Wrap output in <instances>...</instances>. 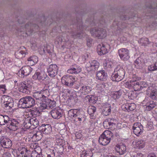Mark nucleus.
<instances>
[{"label":"nucleus","instance_id":"nucleus-44","mask_svg":"<svg viewBox=\"0 0 157 157\" xmlns=\"http://www.w3.org/2000/svg\"><path fill=\"white\" fill-rule=\"evenodd\" d=\"M92 155V152L91 151H83L81 154V157H91Z\"/></svg>","mask_w":157,"mask_h":157},{"label":"nucleus","instance_id":"nucleus-35","mask_svg":"<svg viewBox=\"0 0 157 157\" xmlns=\"http://www.w3.org/2000/svg\"><path fill=\"white\" fill-rule=\"evenodd\" d=\"M140 78L138 77L136 75H133L132 78L128 82L126 83V84H128L130 85L131 86H133V85L135 84L136 82H138L137 81L140 80Z\"/></svg>","mask_w":157,"mask_h":157},{"label":"nucleus","instance_id":"nucleus-26","mask_svg":"<svg viewBox=\"0 0 157 157\" xmlns=\"http://www.w3.org/2000/svg\"><path fill=\"white\" fill-rule=\"evenodd\" d=\"M116 151L120 155H122L126 152V147L124 144L117 146L115 148Z\"/></svg>","mask_w":157,"mask_h":157},{"label":"nucleus","instance_id":"nucleus-61","mask_svg":"<svg viewBox=\"0 0 157 157\" xmlns=\"http://www.w3.org/2000/svg\"><path fill=\"white\" fill-rule=\"evenodd\" d=\"M31 113L32 114L37 115L38 113H39V111L37 109H33L31 110Z\"/></svg>","mask_w":157,"mask_h":157},{"label":"nucleus","instance_id":"nucleus-23","mask_svg":"<svg viewBox=\"0 0 157 157\" xmlns=\"http://www.w3.org/2000/svg\"><path fill=\"white\" fill-rule=\"evenodd\" d=\"M46 75L42 71L36 72L33 76V78L34 80H43L46 78Z\"/></svg>","mask_w":157,"mask_h":157},{"label":"nucleus","instance_id":"nucleus-37","mask_svg":"<svg viewBox=\"0 0 157 157\" xmlns=\"http://www.w3.org/2000/svg\"><path fill=\"white\" fill-rule=\"evenodd\" d=\"M27 60L32 65H34L38 61V58L35 56H30L27 59Z\"/></svg>","mask_w":157,"mask_h":157},{"label":"nucleus","instance_id":"nucleus-31","mask_svg":"<svg viewBox=\"0 0 157 157\" xmlns=\"http://www.w3.org/2000/svg\"><path fill=\"white\" fill-rule=\"evenodd\" d=\"M111 107L110 104H107L105 105L102 109V113L105 116L109 115L111 112Z\"/></svg>","mask_w":157,"mask_h":157},{"label":"nucleus","instance_id":"nucleus-46","mask_svg":"<svg viewBox=\"0 0 157 157\" xmlns=\"http://www.w3.org/2000/svg\"><path fill=\"white\" fill-rule=\"evenodd\" d=\"M19 149V151L21 155H29V151L26 148L22 147Z\"/></svg>","mask_w":157,"mask_h":157},{"label":"nucleus","instance_id":"nucleus-43","mask_svg":"<svg viewBox=\"0 0 157 157\" xmlns=\"http://www.w3.org/2000/svg\"><path fill=\"white\" fill-rule=\"evenodd\" d=\"M122 94V91L120 90L117 91H115L111 94V96L114 99H118Z\"/></svg>","mask_w":157,"mask_h":157},{"label":"nucleus","instance_id":"nucleus-11","mask_svg":"<svg viewBox=\"0 0 157 157\" xmlns=\"http://www.w3.org/2000/svg\"><path fill=\"white\" fill-rule=\"evenodd\" d=\"M146 10L147 12L151 11L150 13L147 12L146 13V15L147 17L153 18L155 19H157V3L156 4V6H153V5H150L149 6L147 7Z\"/></svg>","mask_w":157,"mask_h":157},{"label":"nucleus","instance_id":"nucleus-36","mask_svg":"<svg viewBox=\"0 0 157 157\" xmlns=\"http://www.w3.org/2000/svg\"><path fill=\"white\" fill-rule=\"evenodd\" d=\"M104 137L109 139L110 141L113 139V134L112 132L109 130L105 131L101 134Z\"/></svg>","mask_w":157,"mask_h":157},{"label":"nucleus","instance_id":"nucleus-47","mask_svg":"<svg viewBox=\"0 0 157 157\" xmlns=\"http://www.w3.org/2000/svg\"><path fill=\"white\" fill-rule=\"evenodd\" d=\"M40 105L39 106V108L40 109L41 111L43 110L44 109H48V106L47 104L46 99L45 101H42L41 103H40Z\"/></svg>","mask_w":157,"mask_h":157},{"label":"nucleus","instance_id":"nucleus-5","mask_svg":"<svg viewBox=\"0 0 157 157\" xmlns=\"http://www.w3.org/2000/svg\"><path fill=\"white\" fill-rule=\"evenodd\" d=\"M82 25V20H80L79 21H78L77 25V30L75 32V30L74 29L70 30L68 31L73 37L75 38L77 37H82V36L81 35V34L83 33V30L84 29Z\"/></svg>","mask_w":157,"mask_h":157},{"label":"nucleus","instance_id":"nucleus-4","mask_svg":"<svg viewBox=\"0 0 157 157\" xmlns=\"http://www.w3.org/2000/svg\"><path fill=\"white\" fill-rule=\"evenodd\" d=\"M91 35L98 39H102L105 38L107 35L106 30L100 28L91 29L90 31Z\"/></svg>","mask_w":157,"mask_h":157},{"label":"nucleus","instance_id":"nucleus-1","mask_svg":"<svg viewBox=\"0 0 157 157\" xmlns=\"http://www.w3.org/2000/svg\"><path fill=\"white\" fill-rule=\"evenodd\" d=\"M125 71L122 67L117 65L115 68L114 71L111 76V79L113 81L119 82L121 80L124 78Z\"/></svg>","mask_w":157,"mask_h":157},{"label":"nucleus","instance_id":"nucleus-33","mask_svg":"<svg viewBox=\"0 0 157 157\" xmlns=\"http://www.w3.org/2000/svg\"><path fill=\"white\" fill-rule=\"evenodd\" d=\"M143 59L141 57H139L134 62V64L135 67L137 68L140 69L142 67V65L143 63L144 64L145 63V62H143L142 61Z\"/></svg>","mask_w":157,"mask_h":157},{"label":"nucleus","instance_id":"nucleus-9","mask_svg":"<svg viewBox=\"0 0 157 157\" xmlns=\"http://www.w3.org/2000/svg\"><path fill=\"white\" fill-rule=\"evenodd\" d=\"M31 82L27 80L21 82L19 88L20 91L25 94L29 93L31 89Z\"/></svg>","mask_w":157,"mask_h":157},{"label":"nucleus","instance_id":"nucleus-64","mask_svg":"<svg viewBox=\"0 0 157 157\" xmlns=\"http://www.w3.org/2000/svg\"><path fill=\"white\" fill-rule=\"evenodd\" d=\"M11 154L9 152H6L3 154L2 157H11Z\"/></svg>","mask_w":157,"mask_h":157},{"label":"nucleus","instance_id":"nucleus-12","mask_svg":"<svg viewBox=\"0 0 157 157\" xmlns=\"http://www.w3.org/2000/svg\"><path fill=\"white\" fill-rule=\"evenodd\" d=\"M99 65V63L98 61L93 60L87 63L86 65V67L87 71H92L94 72L95 71L98 70Z\"/></svg>","mask_w":157,"mask_h":157},{"label":"nucleus","instance_id":"nucleus-7","mask_svg":"<svg viewBox=\"0 0 157 157\" xmlns=\"http://www.w3.org/2000/svg\"><path fill=\"white\" fill-rule=\"evenodd\" d=\"M1 99L2 106L4 108L8 110L13 107V100L10 96H4Z\"/></svg>","mask_w":157,"mask_h":157},{"label":"nucleus","instance_id":"nucleus-53","mask_svg":"<svg viewBox=\"0 0 157 157\" xmlns=\"http://www.w3.org/2000/svg\"><path fill=\"white\" fill-rule=\"evenodd\" d=\"M96 109V108L94 106L89 107L88 110V113L90 115H92L95 113Z\"/></svg>","mask_w":157,"mask_h":157},{"label":"nucleus","instance_id":"nucleus-3","mask_svg":"<svg viewBox=\"0 0 157 157\" xmlns=\"http://www.w3.org/2000/svg\"><path fill=\"white\" fill-rule=\"evenodd\" d=\"M39 26L34 23H32L31 22H29L27 23L24 27L23 25L21 26V28L17 29V32L18 34L22 32H25L28 35H30L34 31V30L37 29Z\"/></svg>","mask_w":157,"mask_h":157},{"label":"nucleus","instance_id":"nucleus-30","mask_svg":"<svg viewBox=\"0 0 157 157\" xmlns=\"http://www.w3.org/2000/svg\"><path fill=\"white\" fill-rule=\"evenodd\" d=\"M9 118L7 115L0 114V125H3L6 124L7 125Z\"/></svg>","mask_w":157,"mask_h":157},{"label":"nucleus","instance_id":"nucleus-22","mask_svg":"<svg viewBox=\"0 0 157 157\" xmlns=\"http://www.w3.org/2000/svg\"><path fill=\"white\" fill-rule=\"evenodd\" d=\"M40 130L44 133L48 134L52 131V128L51 126L49 124H43L40 128Z\"/></svg>","mask_w":157,"mask_h":157},{"label":"nucleus","instance_id":"nucleus-32","mask_svg":"<svg viewBox=\"0 0 157 157\" xmlns=\"http://www.w3.org/2000/svg\"><path fill=\"white\" fill-rule=\"evenodd\" d=\"M110 141L109 139L104 137L101 135L99 138V142L102 145H106L108 144L110 142Z\"/></svg>","mask_w":157,"mask_h":157},{"label":"nucleus","instance_id":"nucleus-29","mask_svg":"<svg viewBox=\"0 0 157 157\" xmlns=\"http://www.w3.org/2000/svg\"><path fill=\"white\" fill-rule=\"evenodd\" d=\"M145 141L140 139L135 141L134 145H135L136 147L138 149H142L145 147Z\"/></svg>","mask_w":157,"mask_h":157},{"label":"nucleus","instance_id":"nucleus-58","mask_svg":"<svg viewBox=\"0 0 157 157\" xmlns=\"http://www.w3.org/2000/svg\"><path fill=\"white\" fill-rule=\"evenodd\" d=\"M56 141L58 145L63 146V144L64 143V141L62 139L57 138L56 140Z\"/></svg>","mask_w":157,"mask_h":157},{"label":"nucleus","instance_id":"nucleus-40","mask_svg":"<svg viewBox=\"0 0 157 157\" xmlns=\"http://www.w3.org/2000/svg\"><path fill=\"white\" fill-rule=\"evenodd\" d=\"M146 110L149 111L152 109L156 106L155 103L153 101H150L146 104Z\"/></svg>","mask_w":157,"mask_h":157},{"label":"nucleus","instance_id":"nucleus-21","mask_svg":"<svg viewBox=\"0 0 157 157\" xmlns=\"http://www.w3.org/2000/svg\"><path fill=\"white\" fill-rule=\"evenodd\" d=\"M136 107V105L134 103L124 104L121 106L123 110L128 112L133 111L135 109Z\"/></svg>","mask_w":157,"mask_h":157},{"label":"nucleus","instance_id":"nucleus-62","mask_svg":"<svg viewBox=\"0 0 157 157\" xmlns=\"http://www.w3.org/2000/svg\"><path fill=\"white\" fill-rule=\"evenodd\" d=\"M141 89L143 88H146L147 87V84L145 82H140Z\"/></svg>","mask_w":157,"mask_h":157},{"label":"nucleus","instance_id":"nucleus-60","mask_svg":"<svg viewBox=\"0 0 157 157\" xmlns=\"http://www.w3.org/2000/svg\"><path fill=\"white\" fill-rule=\"evenodd\" d=\"M38 147V144L36 143H33L30 144V147L32 149H35Z\"/></svg>","mask_w":157,"mask_h":157},{"label":"nucleus","instance_id":"nucleus-39","mask_svg":"<svg viewBox=\"0 0 157 157\" xmlns=\"http://www.w3.org/2000/svg\"><path fill=\"white\" fill-rule=\"evenodd\" d=\"M46 100L48 109H52L55 107L56 105L55 101L52 100L48 98L46 99Z\"/></svg>","mask_w":157,"mask_h":157},{"label":"nucleus","instance_id":"nucleus-24","mask_svg":"<svg viewBox=\"0 0 157 157\" xmlns=\"http://www.w3.org/2000/svg\"><path fill=\"white\" fill-rule=\"evenodd\" d=\"M82 71V68L79 66L75 65L72 66L70 69L67 70V72L71 74H78Z\"/></svg>","mask_w":157,"mask_h":157},{"label":"nucleus","instance_id":"nucleus-13","mask_svg":"<svg viewBox=\"0 0 157 157\" xmlns=\"http://www.w3.org/2000/svg\"><path fill=\"white\" fill-rule=\"evenodd\" d=\"M20 123L21 121L19 120L10 119L9 118L7 125L10 129L15 131L18 128Z\"/></svg>","mask_w":157,"mask_h":157},{"label":"nucleus","instance_id":"nucleus-50","mask_svg":"<svg viewBox=\"0 0 157 157\" xmlns=\"http://www.w3.org/2000/svg\"><path fill=\"white\" fill-rule=\"evenodd\" d=\"M140 82H136L135 84L132 86L134 90L138 91L141 90Z\"/></svg>","mask_w":157,"mask_h":157},{"label":"nucleus","instance_id":"nucleus-8","mask_svg":"<svg viewBox=\"0 0 157 157\" xmlns=\"http://www.w3.org/2000/svg\"><path fill=\"white\" fill-rule=\"evenodd\" d=\"M117 123V121L116 119L113 117L109 118L105 120L103 124L105 128L113 130L115 129Z\"/></svg>","mask_w":157,"mask_h":157},{"label":"nucleus","instance_id":"nucleus-42","mask_svg":"<svg viewBox=\"0 0 157 157\" xmlns=\"http://www.w3.org/2000/svg\"><path fill=\"white\" fill-rule=\"evenodd\" d=\"M78 110L76 109H70L68 111V115L69 117H70L74 120L77 113Z\"/></svg>","mask_w":157,"mask_h":157},{"label":"nucleus","instance_id":"nucleus-25","mask_svg":"<svg viewBox=\"0 0 157 157\" xmlns=\"http://www.w3.org/2000/svg\"><path fill=\"white\" fill-rule=\"evenodd\" d=\"M96 77L99 80L104 81L107 79V75L104 71H101L97 73Z\"/></svg>","mask_w":157,"mask_h":157},{"label":"nucleus","instance_id":"nucleus-55","mask_svg":"<svg viewBox=\"0 0 157 157\" xmlns=\"http://www.w3.org/2000/svg\"><path fill=\"white\" fill-rule=\"evenodd\" d=\"M41 155L35 151H32L30 157H40Z\"/></svg>","mask_w":157,"mask_h":157},{"label":"nucleus","instance_id":"nucleus-48","mask_svg":"<svg viewBox=\"0 0 157 157\" xmlns=\"http://www.w3.org/2000/svg\"><path fill=\"white\" fill-rule=\"evenodd\" d=\"M105 85L103 83H99L97 84L96 86L97 90L100 91H104L105 88Z\"/></svg>","mask_w":157,"mask_h":157},{"label":"nucleus","instance_id":"nucleus-57","mask_svg":"<svg viewBox=\"0 0 157 157\" xmlns=\"http://www.w3.org/2000/svg\"><path fill=\"white\" fill-rule=\"evenodd\" d=\"M135 94L133 92L131 91L128 94V98L131 99H133L135 97Z\"/></svg>","mask_w":157,"mask_h":157},{"label":"nucleus","instance_id":"nucleus-20","mask_svg":"<svg viewBox=\"0 0 157 157\" xmlns=\"http://www.w3.org/2000/svg\"><path fill=\"white\" fill-rule=\"evenodd\" d=\"M62 111L60 109H54L50 112L52 117L55 119H60L62 116Z\"/></svg>","mask_w":157,"mask_h":157},{"label":"nucleus","instance_id":"nucleus-6","mask_svg":"<svg viewBox=\"0 0 157 157\" xmlns=\"http://www.w3.org/2000/svg\"><path fill=\"white\" fill-rule=\"evenodd\" d=\"M76 80H77V78L69 75L63 76L61 79L62 83L69 87H71L74 85Z\"/></svg>","mask_w":157,"mask_h":157},{"label":"nucleus","instance_id":"nucleus-15","mask_svg":"<svg viewBox=\"0 0 157 157\" xmlns=\"http://www.w3.org/2000/svg\"><path fill=\"white\" fill-rule=\"evenodd\" d=\"M109 45L106 43H102L97 46V52L100 55L105 54L108 52V48H109Z\"/></svg>","mask_w":157,"mask_h":157},{"label":"nucleus","instance_id":"nucleus-28","mask_svg":"<svg viewBox=\"0 0 157 157\" xmlns=\"http://www.w3.org/2000/svg\"><path fill=\"white\" fill-rule=\"evenodd\" d=\"M33 135L32 138L35 141L40 140L42 137V133L39 131H34L33 132Z\"/></svg>","mask_w":157,"mask_h":157},{"label":"nucleus","instance_id":"nucleus-63","mask_svg":"<svg viewBox=\"0 0 157 157\" xmlns=\"http://www.w3.org/2000/svg\"><path fill=\"white\" fill-rule=\"evenodd\" d=\"M148 70L149 71H155V68L154 67L153 65H151L149 66L148 67Z\"/></svg>","mask_w":157,"mask_h":157},{"label":"nucleus","instance_id":"nucleus-49","mask_svg":"<svg viewBox=\"0 0 157 157\" xmlns=\"http://www.w3.org/2000/svg\"><path fill=\"white\" fill-rule=\"evenodd\" d=\"M30 122V119H26L24 122V127L27 129H29L31 127V124Z\"/></svg>","mask_w":157,"mask_h":157},{"label":"nucleus","instance_id":"nucleus-18","mask_svg":"<svg viewBox=\"0 0 157 157\" xmlns=\"http://www.w3.org/2000/svg\"><path fill=\"white\" fill-rule=\"evenodd\" d=\"M32 68L28 66H25L21 68L19 71V75L21 78L29 75L32 71Z\"/></svg>","mask_w":157,"mask_h":157},{"label":"nucleus","instance_id":"nucleus-38","mask_svg":"<svg viewBox=\"0 0 157 157\" xmlns=\"http://www.w3.org/2000/svg\"><path fill=\"white\" fill-rule=\"evenodd\" d=\"M30 119L32 128H36L39 125V121L35 117H33Z\"/></svg>","mask_w":157,"mask_h":157},{"label":"nucleus","instance_id":"nucleus-34","mask_svg":"<svg viewBox=\"0 0 157 157\" xmlns=\"http://www.w3.org/2000/svg\"><path fill=\"white\" fill-rule=\"evenodd\" d=\"M26 51L21 50L20 51H17L15 53V56L18 59H21L25 56L27 54Z\"/></svg>","mask_w":157,"mask_h":157},{"label":"nucleus","instance_id":"nucleus-52","mask_svg":"<svg viewBox=\"0 0 157 157\" xmlns=\"http://www.w3.org/2000/svg\"><path fill=\"white\" fill-rule=\"evenodd\" d=\"M40 91L43 97H48L49 95V91L48 89H46L44 90H42Z\"/></svg>","mask_w":157,"mask_h":157},{"label":"nucleus","instance_id":"nucleus-56","mask_svg":"<svg viewBox=\"0 0 157 157\" xmlns=\"http://www.w3.org/2000/svg\"><path fill=\"white\" fill-rule=\"evenodd\" d=\"M105 66L107 67L111 68L113 66V63L112 62L108 60L106 62Z\"/></svg>","mask_w":157,"mask_h":157},{"label":"nucleus","instance_id":"nucleus-59","mask_svg":"<svg viewBox=\"0 0 157 157\" xmlns=\"http://www.w3.org/2000/svg\"><path fill=\"white\" fill-rule=\"evenodd\" d=\"M54 151L53 150H51V154H46L44 156V157H54L55 153L54 152Z\"/></svg>","mask_w":157,"mask_h":157},{"label":"nucleus","instance_id":"nucleus-10","mask_svg":"<svg viewBox=\"0 0 157 157\" xmlns=\"http://www.w3.org/2000/svg\"><path fill=\"white\" fill-rule=\"evenodd\" d=\"M92 90L91 86L86 85L84 81L82 82L81 84V87L78 91L77 92V94H80L81 96L82 95H86L90 93Z\"/></svg>","mask_w":157,"mask_h":157},{"label":"nucleus","instance_id":"nucleus-41","mask_svg":"<svg viewBox=\"0 0 157 157\" xmlns=\"http://www.w3.org/2000/svg\"><path fill=\"white\" fill-rule=\"evenodd\" d=\"M140 42L141 45L145 46H148L151 43V42L149 41L148 38H141L140 40Z\"/></svg>","mask_w":157,"mask_h":157},{"label":"nucleus","instance_id":"nucleus-17","mask_svg":"<svg viewBox=\"0 0 157 157\" xmlns=\"http://www.w3.org/2000/svg\"><path fill=\"white\" fill-rule=\"evenodd\" d=\"M1 145L4 148H8L12 145L11 140L6 136H2L0 138Z\"/></svg>","mask_w":157,"mask_h":157},{"label":"nucleus","instance_id":"nucleus-19","mask_svg":"<svg viewBox=\"0 0 157 157\" xmlns=\"http://www.w3.org/2000/svg\"><path fill=\"white\" fill-rule=\"evenodd\" d=\"M132 129L134 133L136 136L141 134L144 130L143 126L139 122L134 123L133 125Z\"/></svg>","mask_w":157,"mask_h":157},{"label":"nucleus","instance_id":"nucleus-45","mask_svg":"<svg viewBox=\"0 0 157 157\" xmlns=\"http://www.w3.org/2000/svg\"><path fill=\"white\" fill-rule=\"evenodd\" d=\"M33 96L36 100H41L43 98L40 91L34 93Z\"/></svg>","mask_w":157,"mask_h":157},{"label":"nucleus","instance_id":"nucleus-27","mask_svg":"<svg viewBox=\"0 0 157 157\" xmlns=\"http://www.w3.org/2000/svg\"><path fill=\"white\" fill-rule=\"evenodd\" d=\"M82 111H80L78 110L77 113L76 114L75 117L73 120L76 122L78 121L80 122L82 120L84 121V115L82 114Z\"/></svg>","mask_w":157,"mask_h":157},{"label":"nucleus","instance_id":"nucleus-16","mask_svg":"<svg viewBox=\"0 0 157 157\" xmlns=\"http://www.w3.org/2000/svg\"><path fill=\"white\" fill-rule=\"evenodd\" d=\"M58 70V68L56 64L50 65L47 68L48 75L51 77H54L57 75Z\"/></svg>","mask_w":157,"mask_h":157},{"label":"nucleus","instance_id":"nucleus-2","mask_svg":"<svg viewBox=\"0 0 157 157\" xmlns=\"http://www.w3.org/2000/svg\"><path fill=\"white\" fill-rule=\"evenodd\" d=\"M35 104L34 99L30 96H27L21 98L19 101L18 106L23 109L31 107Z\"/></svg>","mask_w":157,"mask_h":157},{"label":"nucleus","instance_id":"nucleus-51","mask_svg":"<svg viewBox=\"0 0 157 157\" xmlns=\"http://www.w3.org/2000/svg\"><path fill=\"white\" fill-rule=\"evenodd\" d=\"M150 97L153 100L157 99V90H154L150 93Z\"/></svg>","mask_w":157,"mask_h":157},{"label":"nucleus","instance_id":"nucleus-54","mask_svg":"<svg viewBox=\"0 0 157 157\" xmlns=\"http://www.w3.org/2000/svg\"><path fill=\"white\" fill-rule=\"evenodd\" d=\"M82 82L81 81L80 82H78L77 80H76L75 82L74 83V88L76 90H78L80 86L81 87V84L82 83Z\"/></svg>","mask_w":157,"mask_h":157},{"label":"nucleus","instance_id":"nucleus-14","mask_svg":"<svg viewBox=\"0 0 157 157\" xmlns=\"http://www.w3.org/2000/svg\"><path fill=\"white\" fill-rule=\"evenodd\" d=\"M118 53L120 58L123 61H127L130 58L129 52L127 48H121L118 50Z\"/></svg>","mask_w":157,"mask_h":157}]
</instances>
